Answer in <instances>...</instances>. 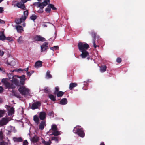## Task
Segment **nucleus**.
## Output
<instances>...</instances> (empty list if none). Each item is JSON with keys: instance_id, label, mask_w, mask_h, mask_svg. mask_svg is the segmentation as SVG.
Listing matches in <instances>:
<instances>
[{"instance_id": "obj_1", "label": "nucleus", "mask_w": 145, "mask_h": 145, "mask_svg": "<svg viewBox=\"0 0 145 145\" xmlns=\"http://www.w3.org/2000/svg\"><path fill=\"white\" fill-rule=\"evenodd\" d=\"M28 15V10L24 11L23 15L20 18H17L15 19V22L18 24H20L22 22H24L27 17Z\"/></svg>"}, {"instance_id": "obj_2", "label": "nucleus", "mask_w": 145, "mask_h": 145, "mask_svg": "<svg viewBox=\"0 0 145 145\" xmlns=\"http://www.w3.org/2000/svg\"><path fill=\"white\" fill-rule=\"evenodd\" d=\"M73 132L81 137H83L85 136V133L83 131V129L82 128H79L76 127L74 128Z\"/></svg>"}, {"instance_id": "obj_3", "label": "nucleus", "mask_w": 145, "mask_h": 145, "mask_svg": "<svg viewBox=\"0 0 145 145\" xmlns=\"http://www.w3.org/2000/svg\"><path fill=\"white\" fill-rule=\"evenodd\" d=\"M1 82L4 85L6 88L9 89H14L15 88V86L13 84H10L8 81L7 79L3 78L2 79Z\"/></svg>"}, {"instance_id": "obj_4", "label": "nucleus", "mask_w": 145, "mask_h": 145, "mask_svg": "<svg viewBox=\"0 0 145 145\" xmlns=\"http://www.w3.org/2000/svg\"><path fill=\"white\" fill-rule=\"evenodd\" d=\"M78 46L80 51L86 50L89 48V45L85 42H79Z\"/></svg>"}, {"instance_id": "obj_5", "label": "nucleus", "mask_w": 145, "mask_h": 145, "mask_svg": "<svg viewBox=\"0 0 145 145\" xmlns=\"http://www.w3.org/2000/svg\"><path fill=\"white\" fill-rule=\"evenodd\" d=\"M35 4L37 5L38 7H40V9L38 11V12L39 13H42L43 12V9L44 6H46L48 4L46 1H44L42 3L38 2L35 3Z\"/></svg>"}, {"instance_id": "obj_6", "label": "nucleus", "mask_w": 145, "mask_h": 145, "mask_svg": "<svg viewBox=\"0 0 145 145\" xmlns=\"http://www.w3.org/2000/svg\"><path fill=\"white\" fill-rule=\"evenodd\" d=\"M18 90L22 95H26L29 93L28 89L23 85L20 86Z\"/></svg>"}, {"instance_id": "obj_7", "label": "nucleus", "mask_w": 145, "mask_h": 145, "mask_svg": "<svg viewBox=\"0 0 145 145\" xmlns=\"http://www.w3.org/2000/svg\"><path fill=\"white\" fill-rule=\"evenodd\" d=\"M21 1L18 2L16 4V6L19 8H21L22 10H24L26 9V7L24 3L26 2L28 0H21Z\"/></svg>"}, {"instance_id": "obj_8", "label": "nucleus", "mask_w": 145, "mask_h": 145, "mask_svg": "<svg viewBox=\"0 0 145 145\" xmlns=\"http://www.w3.org/2000/svg\"><path fill=\"white\" fill-rule=\"evenodd\" d=\"M10 120L8 117L3 118L0 120V126H2L6 125Z\"/></svg>"}, {"instance_id": "obj_9", "label": "nucleus", "mask_w": 145, "mask_h": 145, "mask_svg": "<svg viewBox=\"0 0 145 145\" xmlns=\"http://www.w3.org/2000/svg\"><path fill=\"white\" fill-rule=\"evenodd\" d=\"M41 102L39 101H37L33 103L32 104L31 108L33 110L39 108V107L41 106Z\"/></svg>"}, {"instance_id": "obj_10", "label": "nucleus", "mask_w": 145, "mask_h": 145, "mask_svg": "<svg viewBox=\"0 0 145 145\" xmlns=\"http://www.w3.org/2000/svg\"><path fill=\"white\" fill-rule=\"evenodd\" d=\"M34 39L37 41L44 42L46 41L45 38L40 35H36L34 37Z\"/></svg>"}, {"instance_id": "obj_11", "label": "nucleus", "mask_w": 145, "mask_h": 145, "mask_svg": "<svg viewBox=\"0 0 145 145\" xmlns=\"http://www.w3.org/2000/svg\"><path fill=\"white\" fill-rule=\"evenodd\" d=\"M91 35L92 37L94 38L93 42V46L95 48H96L97 47H99V46L98 44V42H96L95 41V37L96 35V33L94 32H91Z\"/></svg>"}, {"instance_id": "obj_12", "label": "nucleus", "mask_w": 145, "mask_h": 145, "mask_svg": "<svg viewBox=\"0 0 145 145\" xmlns=\"http://www.w3.org/2000/svg\"><path fill=\"white\" fill-rule=\"evenodd\" d=\"M82 52L80 56L82 58H85L89 55V52L86 50L80 51Z\"/></svg>"}, {"instance_id": "obj_13", "label": "nucleus", "mask_w": 145, "mask_h": 145, "mask_svg": "<svg viewBox=\"0 0 145 145\" xmlns=\"http://www.w3.org/2000/svg\"><path fill=\"white\" fill-rule=\"evenodd\" d=\"M48 44L47 42H44L41 46V52H44L48 48Z\"/></svg>"}, {"instance_id": "obj_14", "label": "nucleus", "mask_w": 145, "mask_h": 145, "mask_svg": "<svg viewBox=\"0 0 145 145\" xmlns=\"http://www.w3.org/2000/svg\"><path fill=\"white\" fill-rule=\"evenodd\" d=\"M25 76L24 75H22L21 76L19 77L20 78V85H23L25 84Z\"/></svg>"}, {"instance_id": "obj_15", "label": "nucleus", "mask_w": 145, "mask_h": 145, "mask_svg": "<svg viewBox=\"0 0 145 145\" xmlns=\"http://www.w3.org/2000/svg\"><path fill=\"white\" fill-rule=\"evenodd\" d=\"M40 119L43 120L46 118V114L45 112H42L40 113L39 116Z\"/></svg>"}, {"instance_id": "obj_16", "label": "nucleus", "mask_w": 145, "mask_h": 145, "mask_svg": "<svg viewBox=\"0 0 145 145\" xmlns=\"http://www.w3.org/2000/svg\"><path fill=\"white\" fill-rule=\"evenodd\" d=\"M46 126V121H42L40 122L39 125V129L41 130H42L44 129V127Z\"/></svg>"}, {"instance_id": "obj_17", "label": "nucleus", "mask_w": 145, "mask_h": 145, "mask_svg": "<svg viewBox=\"0 0 145 145\" xmlns=\"http://www.w3.org/2000/svg\"><path fill=\"white\" fill-rule=\"evenodd\" d=\"M42 62L40 61H38L36 62L35 64V67H40L42 66Z\"/></svg>"}, {"instance_id": "obj_18", "label": "nucleus", "mask_w": 145, "mask_h": 145, "mask_svg": "<svg viewBox=\"0 0 145 145\" xmlns=\"http://www.w3.org/2000/svg\"><path fill=\"white\" fill-rule=\"evenodd\" d=\"M12 82L16 86H20L19 80L16 78H13L12 80Z\"/></svg>"}, {"instance_id": "obj_19", "label": "nucleus", "mask_w": 145, "mask_h": 145, "mask_svg": "<svg viewBox=\"0 0 145 145\" xmlns=\"http://www.w3.org/2000/svg\"><path fill=\"white\" fill-rule=\"evenodd\" d=\"M12 82L16 86H20L19 80L16 78H13L12 80Z\"/></svg>"}, {"instance_id": "obj_20", "label": "nucleus", "mask_w": 145, "mask_h": 145, "mask_svg": "<svg viewBox=\"0 0 145 145\" xmlns=\"http://www.w3.org/2000/svg\"><path fill=\"white\" fill-rule=\"evenodd\" d=\"M13 140L16 142H21L23 141L22 138L21 137H14L13 138Z\"/></svg>"}, {"instance_id": "obj_21", "label": "nucleus", "mask_w": 145, "mask_h": 145, "mask_svg": "<svg viewBox=\"0 0 145 145\" xmlns=\"http://www.w3.org/2000/svg\"><path fill=\"white\" fill-rule=\"evenodd\" d=\"M77 86V84L76 83H71L69 84V89L70 90H72L74 88L76 87Z\"/></svg>"}, {"instance_id": "obj_22", "label": "nucleus", "mask_w": 145, "mask_h": 145, "mask_svg": "<svg viewBox=\"0 0 145 145\" xmlns=\"http://www.w3.org/2000/svg\"><path fill=\"white\" fill-rule=\"evenodd\" d=\"M9 107L10 108V109L9 110L8 113L9 115H12L14 114V109L13 107L10 108V106H9Z\"/></svg>"}, {"instance_id": "obj_23", "label": "nucleus", "mask_w": 145, "mask_h": 145, "mask_svg": "<svg viewBox=\"0 0 145 145\" xmlns=\"http://www.w3.org/2000/svg\"><path fill=\"white\" fill-rule=\"evenodd\" d=\"M39 140V137L36 135H35L31 139V141L33 143H36Z\"/></svg>"}, {"instance_id": "obj_24", "label": "nucleus", "mask_w": 145, "mask_h": 145, "mask_svg": "<svg viewBox=\"0 0 145 145\" xmlns=\"http://www.w3.org/2000/svg\"><path fill=\"white\" fill-rule=\"evenodd\" d=\"M67 103V101L66 98L62 99L60 101V104L62 105H65Z\"/></svg>"}, {"instance_id": "obj_25", "label": "nucleus", "mask_w": 145, "mask_h": 145, "mask_svg": "<svg viewBox=\"0 0 145 145\" xmlns=\"http://www.w3.org/2000/svg\"><path fill=\"white\" fill-rule=\"evenodd\" d=\"M42 143L44 145H50L51 142L49 140L50 142L48 141H46L42 138H41Z\"/></svg>"}, {"instance_id": "obj_26", "label": "nucleus", "mask_w": 145, "mask_h": 145, "mask_svg": "<svg viewBox=\"0 0 145 145\" xmlns=\"http://www.w3.org/2000/svg\"><path fill=\"white\" fill-rule=\"evenodd\" d=\"M12 127L11 126H10L8 127V130H6V131H7V135H10L12 132Z\"/></svg>"}, {"instance_id": "obj_27", "label": "nucleus", "mask_w": 145, "mask_h": 145, "mask_svg": "<svg viewBox=\"0 0 145 145\" xmlns=\"http://www.w3.org/2000/svg\"><path fill=\"white\" fill-rule=\"evenodd\" d=\"M33 120L35 123L37 124L39 123V120L38 117L36 115L34 116L33 117Z\"/></svg>"}, {"instance_id": "obj_28", "label": "nucleus", "mask_w": 145, "mask_h": 145, "mask_svg": "<svg viewBox=\"0 0 145 145\" xmlns=\"http://www.w3.org/2000/svg\"><path fill=\"white\" fill-rule=\"evenodd\" d=\"M16 29L18 33H21L22 31H23V29L22 26L18 25L17 26Z\"/></svg>"}, {"instance_id": "obj_29", "label": "nucleus", "mask_w": 145, "mask_h": 145, "mask_svg": "<svg viewBox=\"0 0 145 145\" xmlns=\"http://www.w3.org/2000/svg\"><path fill=\"white\" fill-rule=\"evenodd\" d=\"M50 71L49 70L47 71L46 75V79H50L52 78V76L50 74Z\"/></svg>"}, {"instance_id": "obj_30", "label": "nucleus", "mask_w": 145, "mask_h": 145, "mask_svg": "<svg viewBox=\"0 0 145 145\" xmlns=\"http://www.w3.org/2000/svg\"><path fill=\"white\" fill-rule=\"evenodd\" d=\"M106 69L107 66L106 65H102L100 67V71L102 72H104L106 71Z\"/></svg>"}, {"instance_id": "obj_31", "label": "nucleus", "mask_w": 145, "mask_h": 145, "mask_svg": "<svg viewBox=\"0 0 145 145\" xmlns=\"http://www.w3.org/2000/svg\"><path fill=\"white\" fill-rule=\"evenodd\" d=\"M1 33V34L0 35V40H4L5 39L6 37L5 36L4 33L2 31L0 32Z\"/></svg>"}, {"instance_id": "obj_32", "label": "nucleus", "mask_w": 145, "mask_h": 145, "mask_svg": "<svg viewBox=\"0 0 145 145\" xmlns=\"http://www.w3.org/2000/svg\"><path fill=\"white\" fill-rule=\"evenodd\" d=\"M50 98L51 100L53 101H54L56 100V96H55L52 94H50L48 96Z\"/></svg>"}, {"instance_id": "obj_33", "label": "nucleus", "mask_w": 145, "mask_h": 145, "mask_svg": "<svg viewBox=\"0 0 145 145\" xmlns=\"http://www.w3.org/2000/svg\"><path fill=\"white\" fill-rule=\"evenodd\" d=\"M60 132L58 131V130L53 131L52 133V135L55 136H57L60 135Z\"/></svg>"}, {"instance_id": "obj_34", "label": "nucleus", "mask_w": 145, "mask_h": 145, "mask_svg": "<svg viewBox=\"0 0 145 145\" xmlns=\"http://www.w3.org/2000/svg\"><path fill=\"white\" fill-rule=\"evenodd\" d=\"M17 42L19 44H22L23 43L24 40L22 39V37L20 36L17 39Z\"/></svg>"}, {"instance_id": "obj_35", "label": "nucleus", "mask_w": 145, "mask_h": 145, "mask_svg": "<svg viewBox=\"0 0 145 145\" xmlns=\"http://www.w3.org/2000/svg\"><path fill=\"white\" fill-rule=\"evenodd\" d=\"M51 129L53 131L58 130V128L57 127V125L55 124H54L52 125L51 126Z\"/></svg>"}, {"instance_id": "obj_36", "label": "nucleus", "mask_w": 145, "mask_h": 145, "mask_svg": "<svg viewBox=\"0 0 145 145\" xmlns=\"http://www.w3.org/2000/svg\"><path fill=\"white\" fill-rule=\"evenodd\" d=\"M64 93V92L62 91H60L57 93L56 95L57 97H61L63 95Z\"/></svg>"}, {"instance_id": "obj_37", "label": "nucleus", "mask_w": 145, "mask_h": 145, "mask_svg": "<svg viewBox=\"0 0 145 145\" xmlns=\"http://www.w3.org/2000/svg\"><path fill=\"white\" fill-rule=\"evenodd\" d=\"M12 93L13 95L16 97L17 98H19L20 97V95H19V94L16 92L14 91V90H12Z\"/></svg>"}, {"instance_id": "obj_38", "label": "nucleus", "mask_w": 145, "mask_h": 145, "mask_svg": "<svg viewBox=\"0 0 145 145\" xmlns=\"http://www.w3.org/2000/svg\"><path fill=\"white\" fill-rule=\"evenodd\" d=\"M37 18V16L35 15V14H33L30 17V19L32 20H35V19H36Z\"/></svg>"}, {"instance_id": "obj_39", "label": "nucleus", "mask_w": 145, "mask_h": 145, "mask_svg": "<svg viewBox=\"0 0 145 145\" xmlns=\"http://www.w3.org/2000/svg\"><path fill=\"white\" fill-rule=\"evenodd\" d=\"M59 88L58 86H56L55 88V91L54 93V94L56 95V94L59 92Z\"/></svg>"}, {"instance_id": "obj_40", "label": "nucleus", "mask_w": 145, "mask_h": 145, "mask_svg": "<svg viewBox=\"0 0 145 145\" xmlns=\"http://www.w3.org/2000/svg\"><path fill=\"white\" fill-rule=\"evenodd\" d=\"M48 7H50V8H51L54 10H56L57 8L54 7V5L52 4H50L48 5Z\"/></svg>"}, {"instance_id": "obj_41", "label": "nucleus", "mask_w": 145, "mask_h": 145, "mask_svg": "<svg viewBox=\"0 0 145 145\" xmlns=\"http://www.w3.org/2000/svg\"><path fill=\"white\" fill-rule=\"evenodd\" d=\"M4 138L3 132L2 131H0V140H2Z\"/></svg>"}, {"instance_id": "obj_42", "label": "nucleus", "mask_w": 145, "mask_h": 145, "mask_svg": "<svg viewBox=\"0 0 145 145\" xmlns=\"http://www.w3.org/2000/svg\"><path fill=\"white\" fill-rule=\"evenodd\" d=\"M5 112V110H0V118L3 116Z\"/></svg>"}, {"instance_id": "obj_43", "label": "nucleus", "mask_w": 145, "mask_h": 145, "mask_svg": "<svg viewBox=\"0 0 145 145\" xmlns=\"http://www.w3.org/2000/svg\"><path fill=\"white\" fill-rule=\"evenodd\" d=\"M52 140H54L56 142H58V140L57 137H52Z\"/></svg>"}, {"instance_id": "obj_44", "label": "nucleus", "mask_w": 145, "mask_h": 145, "mask_svg": "<svg viewBox=\"0 0 145 145\" xmlns=\"http://www.w3.org/2000/svg\"><path fill=\"white\" fill-rule=\"evenodd\" d=\"M44 92L45 93H49L50 92V90L48 87L45 88L44 89Z\"/></svg>"}, {"instance_id": "obj_45", "label": "nucleus", "mask_w": 145, "mask_h": 145, "mask_svg": "<svg viewBox=\"0 0 145 145\" xmlns=\"http://www.w3.org/2000/svg\"><path fill=\"white\" fill-rule=\"evenodd\" d=\"M51 11V9L50 7H48V6L45 9V11L46 12H50Z\"/></svg>"}, {"instance_id": "obj_46", "label": "nucleus", "mask_w": 145, "mask_h": 145, "mask_svg": "<svg viewBox=\"0 0 145 145\" xmlns=\"http://www.w3.org/2000/svg\"><path fill=\"white\" fill-rule=\"evenodd\" d=\"M5 39L8 40V41H9L10 42L12 40H13V39H12V38L11 37H6Z\"/></svg>"}, {"instance_id": "obj_47", "label": "nucleus", "mask_w": 145, "mask_h": 145, "mask_svg": "<svg viewBox=\"0 0 145 145\" xmlns=\"http://www.w3.org/2000/svg\"><path fill=\"white\" fill-rule=\"evenodd\" d=\"M28 68L24 69L23 70H22V69H18V72H19L20 71H23L24 70L25 71H26V72H27L28 71Z\"/></svg>"}, {"instance_id": "obj_48", "label": "nucleus", "mask_w": 145, "mask_h": 145, "mask_svg": "<svg viewBox=\"0 0 145 145\" xmlns=\"http://www.w3.org/2000/svg\"><path fill=\"white\" fill-rule=\"evenodd\" d=\"M121 61L122 59L121 58L118 57L116 59V61L118 63H120L121 62Z\"/></svg>"}, {"instance_id": "obj_49", "label": "nucleus", "mask_w": 145, "mask_h": 145, "mask_svg": "<svg viewBox=\"0 0 145 145\" xmlns=\"http://www.w3.org/2000/svg\"><path fill=\"white\" fill-rule=\"evenodd\" d=\"M28 142L27 140H25L23 143V145H28Z\"/></svg>"}, {"instance_id": "obj_50", "label": "nucleus", "mask_w": 145, "mask_h": 145, "mask_svg": "<svg viewBox=\"0 0 145 145\" xmlns=\"http://www.w3.org/2000/svg\"><path fill=\"white\" fill-rule=\"evenodd\" d=\"M0 145H8V144L5 142H2L0 143Z\"/></svg>"}, {"instance_id": "obj_51", "label": "nucleus", "mask_w": 145, "mask_h": 145, "mask_svg": "<svg viewBox=\"0 0 145 145\" xmlns=\"http://www.w3.org/2000/svg\"><path fill=\"white\" fill-rule=\"evenodd\" d=\"M53 112H50L48 114V115L49 116H53Z\"/></svg>"}, {"instance_id": "obj_52", "label": "nucleus", "mask_w": 145, "mask_h": 145, "mask_svg": "<svg viewBox=\"0 0 145 145\" xmlns=\"http://www.w3.org/2000/svg\"><path fill=\"white\" fill-rule=\"evenodd\" d=\"M59 48V47L58 46H54V49L55 50H58Z\"/></svg>"}, {"instance_id": "obj_53", "label": "nucleus", "mask_w": 145, "mask_h": 145, "mask_svg": "<svg viewBox=\"0 0 145 145\" xmlns=\"http://www.w3.org/2000/svg\"><path fill=\"white\" fill-rule=\"evenodd\" d=\"M4 52L1 50H0V56H2L4 54Z\"/></svg>"}, {"instance_id": "obj_54", "label": "nucleus", "mask_w": 145, "mask_h": 145, "mask_svg": "<svg viewBox=\"0 0 145 145\" xmlns=\"http://www.w3.org/2000/svg\"><path fill=\"white\" fill-rule=\"evenodd\" d=\"M34 72V71H33V72L32 73H30L29 72H27V75L28 76H29V77L31 75V74L33 73V72Z\"/></svg>"}, {"instance_id": "obj_55", "label": "nucleus", "mask_w": 145, "mask_h": 145, "mask_svg": "<svg viewBox=\"0 0 145 145\" xmlns=\"http://www.w3.org/2000/svg\"><path fill=\"white\" fill-rule=\"evenodd\" d=\"M3 91V89L2 87L0 86V93L2 92Z\"/></svg>"}, {"instance_id": "obj_56", "label": "nucleus", "mask_w": 145, "mask_h": 145, "mask_svg": "<svg viewBox=\"0 0 145 145\" xmlns=\"http://www.w3.org/2000/svg\"><path fill=\"white\" fill-rule=\"evenodd\" d=\"M3 11V8L2 7H0V13H2Z\"/></svg>"}, {"instance_id": "obj_57", "label": "nucleus", "mask_w": 145, "mask_h": 145, "mask_svg": "<svg viewBox=\"0 0 145 145\" xmlns=\"http://www.w3.org/2000/svg\"><path fill=\"white\" fill-rule=\"evenodd\" d=\"M5 23V22L3 20L0 19V23L4 24Z\"/></svg>"}, {"instance_id": "obj_58", "label": "nucleus", "mask_w": 145, "mask_h": 145, "mask_svg": "<svg viewBox=\"0 0 145 145\" xmlns=\"http://www.w3.org/2000/svg\"><path fill=\"white\" fill-rule=\"evenodd\" d=\"M46 1V2L48 3V2H49L50 0H45V1Z\"/></svg>"}, {"instance_id": "obj_59", "label": "nucleus", "mask_w": 145, "mask_h": 145, "mask_svg": "<svg viewBox=\"0 0 145 145\" xmlns=\"http://www.w3.org/2000/svg\"><path fill=\"white\" fill-rule=\"evenodd\" d=\"M22 25L23 26V27H25V23H23L22 24Z\"/></svg>"}, {"instance_id": "obj_60", "label": "nucleus", "mask_w": 145, "mask_h": 145, "mask_svg": "<svg viewBox=\"0 0 145 145\" xmlns=\"http://www.w3.org/2000/svg\"><path fill=\"white\" fill-rule=\"evenodd\" d=\"M100 145H105V144L103 142H102L101 143Z\"/></svg>"}, {"instance_id": "obj_61", "label": "nucleus", "mask_w": 145, "mask_h": 145, "mask_svg": "<svg viewBox=\"0 0 145 145\" xmlns=\"http://www.w3.org/2000/svg\"><path fill=\"white\" fill-rule=\"evenodd\" d=\"M50 49L52 50H54V47H51L50 48Z\"/></svg>"}, {"instance_id": "obj_62", "label": "nucleus", "mask_w": 145, "mask_h": 145, "mask_svg": "<svg viewBox=\"0 0 145 145\" xmlns=\"http://www.w3.org/2000/svg\"><path fill=\"white\" fill-rule=\"evenodd\" d=\"M91 59V58L90 57H87V59L88 60H89L90 59Z\"/></svg>"}, {"instance_id": "obj_63", "label": "nucleus", "mask_w": 145, "mask_h": 145, "mask_svg": "<svg viewBox=\"0 0 145 145\" xmlns=\"http://www.w3.org/2000/svg\"><path fill=\"white\" fill-rule=\"evenodd\" d=\"M4 0H0V3L2 2Z\"/></svg>"}, {"instance_id": "obj_64", "label": "nucleus", "mask_w": 145, "mask_h": 145, "mask_svg": "<svg viewBox=\"0 0 145 145\" xmlns=\"http://www.w3.org/2000/svg\"><path fill=\"white\" fill-rule=\"evenodd\" d=\"M2 71V69L1 67H0V71Z\"/></svg>"}]
</instances>
